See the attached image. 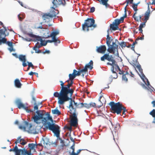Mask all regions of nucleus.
Masks as SVG:
<instances>
[{
	"label": "nucleus",
	"mask_w": 155,
	"mask_h": 155,
	"mask_svg": "<svg viewBox=\"0 0 155 155\" xmlns=\"http://www.w3.org/2000/svg\"><path fill=\"white\" fill-rule=\"evenodd\" d=\"M21 137H18L17 139L16 140L17 141V142L18 143H21V140H23L24 139H21Z\"/></svg>",
	"instance_id": "obj_50"
},
{
	"label": "nucleus",
	"mask_w": 155,
	"mask_h": 155,
	"mask_svg": "<svg viewBox=\"0 0 155 155\" xmlns=\"http://www.w3.org/2000/svg\"><path fill=\"white\" fill-rule=\"evenodd\" d=\"M72 86V85L70 83H68L66 86V88H67L65 90V93L70 99H71V97H72L74 91V89L70 88V87Z\"/></svg>",
	"instance_id": "obj_16"
},
{
	"label": "nucleus",
	"mask_w": 155,
	"mask_h": 155,
	"mask_svg": "<svg viewBox=\"0 0 155 155\" xmlns=\"http://www.w3.org/2000/svg\"><path fill=\"white\" fill-rule=\"evenodd\" d=\"M82 105V106L81 107V108L83 107H85L87 108H89L91 107L90 105L89 104L83 103V104Z\"/></svg>",
	"instance_id": "obj_37"
},
{
	"label": "nucleus",
	"mask_w": 155,
	"mask_h": 155,
	"mask_svg": "<svg viewBox=\"0 0 155 155\" xmlns=\"http://www.w3.org/2000/svg\"><path fill=\"white\" fill-rule=\"evenodd\" d=\"M27 143L26 141L24 139L23 140H21V142L20 144L22 145H24L26 144Z\"/></svg>",
	"instance_id": "obj_57"
},
{
	"label": "nucleus",
	"mask_w": 155,
	"mask_h": 155,
	"mask_svg": "<svg viewBox=\"0 0 155 155\" xmlns=\"http://www.w3.org/2000/svg\"><path fill=\"white\" fill-rule=\"evenodd\" d=\"M138 62L137 60H133L131 61L130 64L133 66L134 67H135V66H137V64H138Z\"/></svg>",
	"instance_id": "obj_33"
},
{
	"label": "nucleus",
	"mask_w": 155,
	"mask_h": 155,
	"mask_svg": "<svg viewBox=\"0 0 155 155\" xmlns=\"http://www.w3.org/2000/svg\"><path fill=\"white\" fill-rule=\"evenodd\" d=\"M112 71L113 74H115V76H113L112 75H110V77L113 79H116L117 78V73L114 71V67H113V68L112 69Z\"/></svg>",
	"instance_id": "obj_35"
},
{
	"label": "nucleus",
	"mask_w": 155,
	"mask_h": 155,
	"mask_svg": "<svg viewBox=\"0 0 155 155\" xmlns=\"http://www.w3.org/2000/svg\"><path fill=\"white\" fill-rule=\"evenodd\" d=\"M29 147L30 148V150H33L35 149V148L37 146V145L33 143H29L28 145Z\"/></svg>",
	"instance_id": "obj_32"
},
{
	"label": "nucleus",
	"mask_w": 155,
	"mask_h": 155,
	"mask_svg": "<svg viewBox=\"0 0 155 155\" xmlns=\"http://www.w3.org/2000/svg\"><path fill=\"white\" fill-rule=\"evenodd\" d=\"M15 103L19 109L23 108L28 113L33 112V110L28 109V107L25 106V105L21 102L20 99H17Z\"/></svg>",
	"instance_id": "obj_15"
},
{
	"label": "nucleus",
	"mask_w": 155,
	"mask_h": 155,
	"mask_svg": "<svg viewBox=\"0 0 155 155\" xmlns=\"http://www.w3.org/2000/svg\"><path fill=\"white\" fill-rule=\"evenodd\" d=\"M144 35H143L140 38H138L136 39V40H138L139 39L142 40L144 39Z\"/></svg>",
	"instance_id": "obj_61"
},
{
	"label": "nucleus",
	"mask_w": 155,
	"mask_h": 155,
	"mask_svg": "<svg viewBox=\"0 0 155 155\" xmlns=\"http://www.w3.org/2000/svg\"><path fill=\"white\" fill-rule=\"evenodd\" d=\"M72 97L69 100L70 101L69 108L70 109V113L71 115L70 116V124L71 126L76 127L78 124V120L77 115L76 114V108H81L83 103L75 102V101L72 100Z\"/></svg>",
	"instance_id": "obj_1"
},
{
	"label": "nucleus",
	"mask_w": 155,
	"mask_h": 155,
	"mask_svg": "<svg viewBox=\"0 0 155 155\" xmlns=\"http://www.w3.org/2000/svg\"><path fill=\"white\" fill-rule=\"evenodd\" d=\"M114 24L117 25V26L121 23L119 19H116L114 20V22H113Z\"/></svg>",
	"instance_id": "obj_44"
},
{
	"label": "nucleus",
	"mask_w": 155,
	"mask_h": 155,
	"mask_svg": "<svg viewBox=\"0 0 155 155\" xmlns=\"http://www.w3.org/2000/svg\"><path fill=\"white\" fill-rule=\"evenodd\" d=\"M52 3L54 5V6H55V7H57L58 5H62L64 6L65 5V3H63L62 0H53Z\"/></svg>",
	"instance_id": "obj_21"
},
{
	"label": "nucleus",
	"mask_w": 155,
	"mask_h": 155,
	"mask_svg": "<svg viewBox=\"0 0 155 155\" xmlns=\"http://www.w3.org/2000/svg\"><path fill=\"white\" fill-rule=\"evenodd\" d=\"M95 8L94 7H92L90 9V12L91 13L94 12Z\"/></svg>",
	"instance_id": "obj_60"
},
{
	"label": "nucleus",
	"mask_w": 155,
	"mask_h": 155,
	"mask_svg": "<svg viewBox=\"0 0 155 155\" xmlns=\"http://www.w3.org/2000/svg\"><path fill=\"white\" fill-rule=\"evenodd\" d=\"M42 18L45 22L48 23L52 21L53 17H51L49 14L45 13L43 15Z\"/></svg>",
	"instance_id": "obj_20"
},
{
	"label": "nucleus",
	"mask_w": 155,
	"mask_h": 155,
	"mask_svg": "<svg viewBox=\"0 0 155 155\" xmlns=\"http://www.w3.org/2000/svg\"><path fill=\"white\" fill-rule=\"evenodd\" d=\"M112 40V39L110 37L109 35L108 34L107 35L106 38V44L108 47L107 51L110 53L115 54L116 50H117L118 46L116 44L115 42H112V45H110Z\"/></svg>",
	"instance_id": "obj_5"
},
{
	"label": "nucleus",
	"mask_w": 155,
	"mask_h": 155,
	"mask_svg": "<svg viewBox=\"0 0 155 155\" xmlns=\"http://www.w3.org/2000/svg\"><path fill=\"white\" fill-rule=\"evenodd\" d=\"M28 35L29 37L35 38L36 41H40L41 42L42 40L41 37L33 35L31 33H28Z\"/></svg>",
	"instance_id": "obj_25"
},
{
	"label": "nucleus",
	"mask_w": 155,
	"mask_h": 155,
	"mask_svg": "<svg viewBox=\"0 0 155 155\" xmlns=\"http://www.w3.org/2000/svg\"><path fill=\"white\" fill-rule=\"evenodd\" d=\"M150 114L153 117H155V110L153 109L151 112H150Z\"/></svg>",
	"instance_id": "obj_45"
},
{
	"label": "nucleus",
	"mask_w": 155,
	"mask_h": 155,
	"mask_svg": "<svg viewBox=\"0 0 155 155\" xmlns=\"http://www.w3.org/2000/svg\"><path fill=\"white\" fill-rule=\"evenodd\" d=\"M59 13L58 10H56L54 8L51 7V8L48 14L50 15L51 17H55L56 15Z\"/></svg>",
	"instance_id": "obj_18"
},
{
	"label": "nucleus",
	"mask_w": 155,
	"mask_h": 155,
	"mask_svg": "<svg viewBox=\"0 0 155 155\" xmlns=\"http://www.w3.org/2000/svg\"><path fill=\"white\" fill-rule=\"evenodd\" d=\"M106 102V100L104 97L103 96H101L100 97L98 101V103H99L100 104L99 105H97V107L98 108L100 107L103 105L104 104H105Z\"/></svg>",
	"instance_id": "obj_24"
},
{
	"label": "nucleus",
	"mask_w": 155,
	"mask_h": 155,
	"mask_svg": "<svg viewBox=\"0 0 155 155\" xmlns=\"http://www.w3.org/2000/svg\"><path fill=\"white\" fill-rule=\"evenodd\" d=\"M117 68L118 69V71H119V74H124V73L125 72L124 71H121V69L119 68V67L118 65H117Z\"/></svg>",
	"instance_id": "obj_46"
},
{
	"label": "nucleus",
	"mask_w": 155,
	"mask_h": 155,
	"mask_svg": "<svg viewBox=\"0 0 155 155\" xmlns=\"http://www.w3.org/2000/svg\"><path fill=\"white\" fill-rule=\"evenodd\" d=\"M31 124H30L26 121H24L23 122V125H20L19 127L20 129L23 130L25 131L27 130L28 131L30 127H31Z\"/></svg>",
	"instance_id": "obj_17"
},
{
	"label": "nucleus",
	"mask_w": 155,
	"mask_h": 155,
	"mask_svg": "<svg viewBox=\"0 0 155 155\" xmlns=\"http://www.w3.org/2000/svg\"><path fill=\"white\" fill-rule=\"evenodd\" d=\"M59 32L58 31H55L52 32L51 34H50V37H55L58 35Z\"/></svg>",
	"instance_id": "obj_40"
},
{
	"label": "nucleus",
	"mask_w": 155,
	"mask_h": 155,
	"mask_svg": "<svg viewBox=\"0 0 155 155\" xmlns=\"http://www.w3.org/2000/svg\"><path fill=\"white\" fill-rule=\"evenodd\" d=\"M101 61H104L107 60L110 62L107 63V64L113 66L116 65V62L112 55H109V53L105 54L101 58Z\"/></svg>",
	"instance_id": "obj_8"
},
{
	"label": "nucleus",
	"mask_w": 155,
	"mask_h": 155,
	"mask_svg": "<svg viewBox=\"0 0 155 155\" xmlns=\"http://www.w3.org/2000/svg\"><path fill=\"white\" fill-rule=\"evenodd\" d=\"M41 25V26H38L37 25H35V27L36 28H39V29H42L43 28L42 26V22H40L39 23Z\"/></svg>",
	"instance_id": "obj_54"
},
{
	"label": "nucleus",
	"mask_w": 155,
	"mask_h": 155,
	"mask_svg": "<svg viewBox=\"0 0 155 155\" xmlns=\"http://www.w3.org/2000/svg\"><path fill=\"white\" fill-rule=\"evenodd\" d=\"M52 112L53 114L58 115H60L61 114V112L57 108L52 110Z\"/></svg>",
	"instance_id": "obj_30"
},
{
	"label": "nucleus",
	"mask_w": 155,
	"mask_h": 155,
	"mask_svg": "<svg viewBox=\"0 0 155 155\" xmlns=\"http://www.w3.org/2000/svg\"><path fill=\"white\" fill-rule=\"evenodd\" d=\"M95 21L93 19L88 18L85 21V22L82 25V30L84 31H89V28L93 27L94 28L96 27V25L94 24Z\"/></svg>",
	"instance_id": "obj_7"
},
{
	"label": "nucleus",
	"mask_w": 155,
	"mask_h": 155,
	"mask_svg": "<svg viewBox=\"0 0 155 155\" xmlns=\"http://www.w3.org/2000/svg\"><path fill=\"white\" fill-rule=\"evenodd\" d=\"M50 31L48 28H45L43 30L42 33L43 37L45 38H48L50 37Z\"/></svg>",
	"instance_id": "obj_23"
},
{
	"label": "nucleus",
	"mask_w": 155,
	"mask_h": 155,
	"mask_svg": "<svg viewBox=\"0 0 155 155\" xmlns=\"http://www.w3.org/2000/svg\"><path fill=\"white\" fill-rule=\"evenodd\" d=\"M108 1L109 0H101V4L105 6L106 8H110V6L107 3Z\"/></svg>",
	"instance_id": "obj_28"
},
{
	"label": "nucleus",
	"mask_w": 155,
	"mask_h": 155,
	"mask_svg": "<svg viewBox=\"0 0 155 155\" xmlns=\"http://www.w3.org/2000/svg\"><path fill=\"white\" fill-rule=\"evenodd\" d=\"M48 120L44 127L43 128L44 131H45L48 129L52 131L54 134L56 135L57 137L58 138L59 137L60 134V127L58 125L54 123L51 122V124L48 121ZM54 121H53V122Z\"/></svg>",
	"instance_id": "obj_3"
},
{
	"label": "nucleus",
	"mask_w": 155,
	"mask_h": 155,
	"mask_svg": "<svg viewBox=\"0 0 155 155\" xmlns=\"http://www.w3.org/2000/svg\"><path fill=\"white\" fill-rule=\"evenodd\" d=\"M54 96L56 97H58V104L60 105H63L65 102L69 101L70 99L67 95L65 93L61 92L59 93L55 92L54 94Z\"/></svg>",
	"instance_id": "obj_4"
},
{
	"label": "nucleus",
	"mask_w": 155,
	"mask_h": 155,
	"mask_svg": "<svg viewBox=\"0 0 155 155\" xmlns=\"http://www.w3.org/2000/svg\"><path fill=\"white\" fill-rule=\"evenodd\" d=\"M74 146L75 143H74L73 145L71 147V149L73 150L71 155H78L81 150H79L77 151V153H75L74 152Z\"/></svg>",
	"instance_id": "obj_26"
},
{
	"label": "nucleus",
	"mask_w": 155,
	"mask_h": 155,
	"mask_svg": "<svg viewBox=\"0 0 155 155\" xmlns=\"http://www.w3.org/2000/svg\"><path fill=\"white\" fill-rule=\"evenodd\" d=\"M12 151H14L16 152L15 155H31V152H28L25 148L22 149H18L16 146L15 148Z\"/></svg>",
	"instance_id": "obj_10"
},
{
	"label": "nucleus",
	"mask_w": 155,
	"mask_h": 155,
	"mask_svg": "<svg viewBox=\"0 0 155 155\" xmlns=\"http://www.w3.org/2000/svg\"><path fill=\"white\" fill-rule=\"evenodd\" d=\"M14 83L15 86L17 87L18 88H20L21 87L22 84L18 79H16Z\"/></svg>",
	"instance_id": "obj_27"
},
{
	"label": "nucleus",
	"mask_w": 155,
	"mask_h": 155,
	"mask_svg": "<svg viewBox=\"0 0 155 155\" xmlns=\"http://www.w3.org/2000/svg\"><path fill=\"white\" fill-rule=\"evenodd\" d=\"M152 104H153V107H155V101H153L151 102Z\"/></svg>",
	"instance_id": "obj_64"
},
{
	"label": "nucleus",
	"mask_w": 155,
	"mask_h": 155,
	"mask_svg": "<svg viewBox=\"0 0 155 155\" xmlns=\"http://www.w3.org/2000/svg\"><path fill=\"white\" fill-rule=\"evenodd\" d=\"M41 43L42 46H45L47 43V41H46V42H44L43 40H42V41H41Z\"/></svg>",
	"instance_id": "obj_58"
},
{
	"label": "nucleus",
	"mask_w": 155,
	"mask_h": 155,
	"mask_svg": "<svg viewBox=\"0 0 155 155\" xmlns=\"http://www.w3.org/2000/svg\"><path fill=\"white\" fill-rule=\"evenodd\" d=\"M109 105L111 106V110L114 113H116L117 114H120L123 106L120 102L115 103L114 101H111Z\"/></svg>",
	"instance_id": "obj_6"
},
{
	"label": "nucleus",
	"mask_w": 155,
	"mask_h": 155,
	"mask_svg": "<svg viewBox=\"0 0 155 155\" xmlns=\"http://www.w3.org/2000/svg\"><path fill=\"white\" fill-rule=\"evenodd\" d=\"M42 103H39L38 104H37L36 102L34 103V104L35 105V106L34 107V110H38V106L40 104H41Z\"/></svg>",
	"instance_id": "obj_39"
},
{
	"label": "nucleus",
	"mask_w": 155,
	"mask_h": 155,
	"mask_svg": "<svg viewBox=\"0 0 155 155\" xmlns=\"http://www.w3.org/2000/svg\"><path fill=\"white\" fill-rule=\"evenodd\" d=\"M126 2L127 3V4L126 6H125V7L124 8V12H125V10L127 11V9H126L127 7V6H128V3H129V1L128 0H126Z\"/></svg>",
	"instance_id": "obj_59"
},
{
	"label": "nucleus",
	"mask_w": 155,
	"mask_h": 155,
	"mask_svg": "<svg viewBox=\"0 0 155 155\" xmlns=\"http://www.w3.org/2000/svg\"><path fill=\"white\" fill-rule=\"evenodd\" d=\"M52 38V40L53 42H54L56 43H55V45H57V43H60L61 41L59 40H58L55 37H51Z\"/></svg>",
	"instance_id": "obj_34"
},
{
	"label": "nucleus",
	"mask_w": 155,
	"mask_h": 155,
	"mask_svg": "<svg viewBox=\"0 0 155 155\" xmlns=\"http://www.w3.org/2000/svg\"><path fill=\"white\" fill-rule=\"evenodd\" d=\"M135 67H136L137 68L140 72L142 74V76L145 77V76L144 74H143V70L141 68L140 65L138 63V64H137V66H135Z\"/></svg>",
	"instance_id": "obj_31"
},
{
	"label": "nucleus",
	"mask_w": 155,
	"mask_h": 155,
	"mask_svg": "<svg viewBox=\"0 0 155 155\" xmlns=\"http://www.w3.org/2000/svg\"><path fill=\"white\" fill-rule=\"evenodd\" d=\"M93 62L92 60L90 61V62L86 64L84 68L79 70L80 74H82V76L84 77V74L86 72H87V68H89L91 70L93 68Z\"/></svg>",
	"instance_id": "obj_12"
},
{
	"label": "nucleus",
	"mask_w": 155,
	"mask_h": 155,
	"mask_svg": "<svg viewBox=\"0 0 155 155\" xmlns=\"http://www.w3.org/2000/svg\"><path fill=\"white\" fill-rule=\"evenodd\" d=\"M65 127L66 128H67V129L71 131V129H72V127L71 126H70V127L66 126V127Z\"/></svg>",
	"instance_id": "obj_63"
},
{
	"label": "nucleus",
	"mask_w": 155,
	"mask_h": 155,
	"mask_svg": "<svg viewBox=\"0 0 155 155\" xmlns=\"http://www.w3.org/2000/svg\"><path fill=\"white\" fill-rule=\"evenodd\" d=\"M73 73L75 75L76 77L80 76L81 75L79 71H77L75 69L73 70Z\"/></svg>",
	"instance_id": "obj_38"
},
{
	"label": "nucleus",
	"mask_w": 155,
	"mask_h": 155,
	"mask_svg": "<svg viewBox=\"0 0 155 155\" xmlns=\"http://www.w3.org/2000/svg\"><path fill=\"white\" fill-rule=\"evenodd\" d=\"M119 44L122 48L125 47L126 46V43L124 41L121 42L120 43H119Z\"/></svg>",
	"instance_id": "obj_47"
},
{
	"label": "nucleus",
	"mask_w": 155,
	"mask_h": 155,
	"mask_svg": "<svg viewBox=\"0 0 155 155\" xmlns=\"http://www.w3.org/2000/svg\"><path fill=\"white\" fill-rule=\"evenodd\" d=\"M135 45V44L134 42L133 43V44H132V45H132V47H131V49L134 50V47H135V46H134V45Z\"/></svg>",
	"instance_id": "obj_62"
},
{
	"label": "nucleus",
	"mask_w": 155,
	"mask_h": 155,
	"mask_svg": "<svg viewBox=\"0 0 155 155\" xmlns=\"http://www.w3.org/2000/svg\"><path fill=\"white\" fill-rule=\"evenodd\" d=\"M89 104L90 105L91 107H97V106H96V104L94 103L91 102L90 103H89Z\"/></svg>",
	"instance_id": "obj_53"
},
{
	"label": "nucleus",
	"mask_w": 155,
	"mask_h": 155,
	"mask_svg": "<svg viewBox=\"0 0 155 155\" xmlns=\"http://www.w3.org/2000/svg\"><path fill=\"white\" fill-rule=\"evenodd\" d=\"M123 74V75L122 76V80L123 81H124L126 82L127 81L128 79L126 76V74Z\"/></svg>",
	"instance_id": "obj_48"
},
{
	"label": "nucleus",
	"mask_w": 155,
	"mask_h": 155,
	"mask_svg": "<svg viewBox=\"0 0 155 155\" xmlns=\"http://www.w3.org/2000/svg\"><path fill=\"white\" fill-rule=\"evenodd\" d=\"M69 79L74 80V79L76 77L75 75H74L73 73L72 74H69Z\"/></svg>",
	"instance_id": "obj_43"
},
{
	"label": "nucleus",
	"mask_w": 155,
	"mask_h": 155,
	"mask_svg": "<svg viewBox=\"0 0 155 155\" xmlns=\"http://www.w3.org/2000/svg\"><path fill=\"white\" fill-rule=\"evenodd\" d=\"M7 44L8 46L11 47H12V43L9 41H6L5 43Z\"/></svg>",
	"instance_id": "obj_55"
},
{
	"label": "nucleus",
	"mask_w": 155,
	"mask_h": 155,
	"mask_svg": "<svg viewBox=\"0 0 155 155\" xmlns=\"http://www.w3.org/2000/svg\"><path fill=\"white\" fill-rule=\"evenodd\" d=\"M110 28L113 31L117 30L118 28V26L113 23L112 24H111L110 25Z\"/></svg>",
	"instance_id": "obj_29"
},
{
	"label": "nucleus",
	"mask_w": 155,
	"mask_h": 155,
	"mask_svg": "<svg viewBox=\"0 0 155 155\" xmlns=\"http://www.w3.org/2000/svg\"><path fill=\"white\" fill-rule=\"evenodd\" d=\"M122 110H123L122 113L123 114H125V112L127 111L126 107L123 106L122 107Z\"/></svg>",
	"instance_id": "obj_56"
},
{
	"label": "nucleus",
	"mask_w": 155,
	"mask_h": 155,
	"mask_svg": "<svg viewBox=\"0 0 155 155\" xmlns=\"http://www.w3.org/2000/svg\"><path fill=\"white\" fill-rule=\"evenodd\" d=\"M36 113L38 115V117H44L46 116H45V114H43L42 113H40V111L37 110V111H36Z\"/></svg>",
	"instance_id": "obj_42"
},
{
	"label": "nucleus",
	"mask_w": 155,
	"mask_h": 155,
	"mask_svg": "<svg viewBox=\"0 0 155 155\" xmlns=\"http://www.w3.org/2000/svg\"><path fill=\"white\" fill-rule=\"evenodd\" d=\"M35 46L37 47L38 48H39L42 46L41 43H40L39 42H37Z\"/></svg>",
	"instance_id": "obj_52"
},
{
	"label": "nucleus",
	"mask_w": 155,
	"mask_h": 155,
	"mask_svg": "<svg viewBox=\"0 0 155 155\" xmlns=\"http://www.w3.org/2000/svg\"><path fill=\"white\" fill-rule=\"evenodd\" d=\"M45 116H46L45 117H38L37 115H35L32 117V119L34 122L37 124V125H43V126L45 127V124L46 123L48 120L50 121L52 123L53 122V121L50 115L49 112H47L45 114Z\"/></svg>",
	"instance_id": "obj_2"
},
{
	"label": "nucleus",
	"mask_w": 155,
	"mask_h": 155,
	"mask_svg": "<svg viewBox=\"0 0 155 155\" xmlns=\"http://www.w3.org/2000/svg\"><path fill=\"white\" fill-rule=\"evenodd\" d=\"M150 9L149 6H148V9L147 11L144 14V18H142L141 19V21H143L144 22L140 24L139 26V28L140 30L142 29L144 27L146 26V23L147 20L149 19V17L150 16Z\"/></svg>",
	"instance_id": "obj_9"
},
{
	"label": "nucleus",
	"mask_w": 155,
	"mask_h": 155,
	"mask_svg": "<svg viewBox=\"0 0 155 155\" xmlns=\"http://www.w3.org/2000/svg\"><path fill=\"white\" fill-rule=\"evenodd\" d=\"M139 3L138 2L136 4H133V5L132 6L133 9L135 12L134 14L133 15V17L134 18L135 21L137 22L141 21V18L143 16V15H139L138 16H136L135 15H136L137 14V11L138 10L137 9V5Z\"/></svg>",
	"instance_id": "obj_13"
},
{
	"label": "nucleus",
	"mask_w": 155,
	"mask_h": 155,
	"mask_svg": "<svg viewBox=\"0 0 155 155\" xmlns=\"http://www.w3.org/2000/svg\"><path fill=\"white\" fill-rule=\"evenodd\" d=\"M64 83L61 84V92L62 93L63 92L65 93V90L67 88H66V86H64Z\"/></svg>",
	"instance_id": "obj_36"
},
{
	"label": "nucleus",
	"mask_w": 155,
	"mask_h": 155,
	"mask_svg": "<svg viewBox=\"0 0 155 155\" xmlns=\"http://www.w3.org/2000/svg\"><path fill=\"white\" fill-rule=\"evenodd\" d=\"M7 30L6 28H5L4 30L2 29L0 30V45L2 43H5L6 42L7 39L5 37L9 35L8 32L5 34Z\"/></svg>",
	"instance_id": "obj_11"
},
{
	"label": "nucleus",
	"mask_w": 155,
	"mask_h": 155,
	"mask_svg": "<svg viewBox=\"0 0 155 155\" xmlns=\"http://www.w3.org/2000/svg\"><path fill=\"white\" fill-rule=\"evenodd\" d=\"M18 58L20 61L22 62V65L24 67H26L27 66V64L25 62L26 59L25 55L22 54L20 55Z\"/></svg>",
	"instance_id": "obj_22"
},
{
	"label": "nucleus",
	"mask_w": 155,
	"mask_h": 155,
	"mask_svg": "<svg viewBox=\"0 0 155 155\" xmlns=\"http://www.w3.org/2000/svg\"><path fill=\"white\" fill-rule=\"evenodd\" d=\"M17 141H16H16L15 142V143L16 144V145H15V147H14V148H12V149H10L9 150V151L10 152H15V154H16V152L14 151H12V150L13 149H14L15 147L16 146L18 148V146H17V144L18 143V142H17Z\"/></svg>",
	"instance_id": "obj_49"
},
{
	"label": "nucleus",
	"mask_w": 155,
	"mask_h": 155,
	"mask_svg": "<svg viewBox=\"0 0 155 155\" xmlns=\"http://www.w3.org/2000/svg\"><path fill=\"white\" fill-rule=\"evenodd\" d=\"M43 128V125H37L36 127L32 126L31 125L28 132L32 134H38L40 131V130Z\"/></svg>",
	"instance_id": "obj_14"
},
{
	"label": "nucleus",
	"mask_w": 155,
	"mask_h": 155,
	"mask_svg": "<svg viewBox=\"0 0 155 155\" xmlns=\"http://www.w3.org/2000/svg\"><path fill=\"white\" fill-rule=\"evenodd\" d=\"M96 51L99 53L104 54L106 50V47L105 45H101L99 47H97Z\"/></svg>",
	"instance_id": "obj_19"
},
{
	"label": "nucleus",
	"mask_w": 155,
	"mask_h": 155,
	"mask_svg": "<svg viewBox=\"0 0 155 155\" xmlns=\"http://www.w3.org/2000/svg\"><path fill=\"white\" fill-rule=\"evenodd\" d=\"M27 63H28V65L29 67H31L32 69L34 68V66L31 62H30L28 61Z\"/></svg>",
	"instance_id": "obj_51"
},
{
	"label": "nucleus",
	"mask_w": 155,
	"mask_h": 155,
	"mask_svg": "<svg viewBox=\"0 0 155 155\" xmlns=\"http://www.w3.org/2000/svg\"><path fill=\"white\" fill-rule=\"evenodd\" d=\"M126 17H127V12H126V11L125 10L124 15L123 17H121L120 18L119 20H120V22L121 23L123 22L124 21V18Z\"/></svg>",
	"instance_id": "obj_41"
}]
</instances>
